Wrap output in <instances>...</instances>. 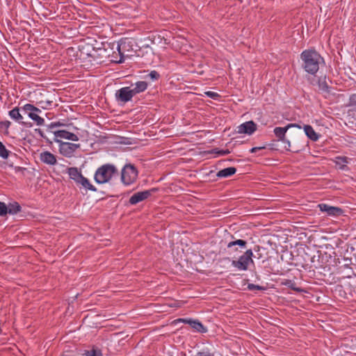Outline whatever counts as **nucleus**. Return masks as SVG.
I'll list each match as a JSON object with an SVG mask.
<instances>
[{"mask_svg":"<svg viewBox=\"0 0 356 356\" xmlns=\"http://www.w3.org/2000/svg\"><path fill=\"white\" fill-rule=\"evenodd\" d=\"M211 153L218 154L219 155L223 156V155L229 154L230 153V151L228 149L220 150L218 148H215L211 151Z\"/></svg>","mask_w":356,"mask_h":356,"instance_id":"30","label":"nucleus"},{"mask_svg":"<svg viewBox=\"0 0 356 356\" xmlns=\"http://www.w3.org/2000/svg\"><path fill=\"white\" fill-rule=\"evenodd\" d=\"M205 95L209 97H211L213 99H216L218 97H220V95L215 92H212V91H207L205 92Z\"/></svg>","mask_w":356,"mask_h":356,"instance_id":"35","label":"nucleus"},{"mask_svg":"<svg viewBox=\"0 0 356 356\" xmlns=\"http://www.w3.org/2000/svg\"><path fill=\"white\" fill-rule=\"evenodd\" d=\"M318 207L321 211L325 212L328 216H339L343 213L342 209L337 207H332L327 204H320Z\"/></svg>","mask_w":356,"mask_h":356,"instance_id":"12","label":"nucleus"},{"mask_svg":"<svg viewBox=\"0 0 356 356\" xmlns=\"http://www.w3.org/2000/svg\"><path fill=\"white\" fill-rule=\"evenodd\" d=\"M115 174H118V170L115 165L104 164L96 170L95 180L98 184H104L108 182Z\"/></svg>","mask_w":356,"mask_h":356,"instance_id":"3","label":"nucleus"},{"mask_svg":"<svg viewBox=\"0 0 356 356\" xmlns=\"http://www.w3.org/2000/svg\"><path fill=\"white\" fill-rule=\"evenodd\" d=\"M348 114H349V115H356V107H355V108L350 109L348 111Z\"/></svg>","mask_w":356,"mask_h":356,"instance_id":"43","label":"nucleus"},{"mask_svg":"<svg viewBox=\"0 0 356 356\" xmlns=\"http://www.w3.org/2000/svg\"><path fill=\"white\" fill-rule=\"evenodd\" d=\"M35 131L36 133H38L40 136V137H42L44 139H46L47 140L46 136L44 135V132L40 129H35Z\"/></svg>","mask_w":356,"mask_h":356,"instance_id":"40","label":"nucleus"},{"mask_svg":"<svg viewBox=\"0 0 356 356\" xmlns=\"http://www.w3.org/2000/svg\"><path fill=\"white\" fill-rule=\"evenodd\" d=\"M179 322L189 324L192 328L200 333L207 332V328L197 320H193L190 318H179L177 320Z\"/></svg>","mask_w":356,"mask_h":356,"instance_id":"14","label":"nucleus"},{"mask_svg":"<svg viewBox=\"0 0 356 356\" xmlns=\"http://www.w3.org/2000/svg\"><path fill=\"white\" fill-rule=\"evenodd\" d=\"M22 113H23L22 112V106H21V107L17 106V107L13 108L12 110H10L8 112V115L11 119H13L15 122H18L19 124H20L26 127H31L33 125L31 122L23 121L24 118H23Z\"/></svg>","mask_w":356,"mask_h":356,"instance_id":"9","label":"nucleus"},{"mask_svg":"<svg viewBox=\"0 0 356 356\" xmlns=\"http://www.w3.org/2000/svg\"><path fill=\"white\" fill-rule=\"evenodd\" d=\"M54 134L55 136V138H65L67 140H70L72 141H78L79 138L78 136L70 131H67L66 130H58L54 131Z\"/></svg>","mask_w":356,"mask_h":356,"instance_id":"16","label":"nucleus"},{"mask_svg":"<svg viewBox=\"0 0 356 356\" xmlns=\"http://www.w3.org/2000/svg\"><path fill=\"white\" fill-rule=\"evenodd\" d=\"M25 170H26V168H22V167H16L15 168V171L16 172H23Z\"/></svg>","mask_w":356,"mask_h":356,"instance_id":"44","label":"nucleus"},{"mask_svg":"<svg viewBox=\"0 0 356 356\" xmlns=\"http://www.w3.org/2000/svg\"><path fill=\"white\" fill-rule=\"evenodd\" d=\"M107 46L108 47L104 44H102V47H92L90 51L86 52L88 57L91 58L90 61L98 65L104 63L107 58H110L113 48H109L110 44H107Z\"/></svg>","mask_w":356,"mask_h":356,"instance_id":"2","label":"nucleus"},{"mask_svg":"<svg viewBox=\"0 0 356 356\" xmlns=\"http://www.w3.org/2000/svg\"><path fill=\"white\" fill-rule=\"evenodd\" d=\"M257 130V124L252 120L248 121L237 127V133L252 134Z\"/></svg>","mask_w":356,"mask_h":356,"instance_id":"13","label":"nucleus"},{"mask_svg":"<svg viewBox=\"0 0 356 356\" xmlns=\"http://www.w3.org/2000/svg\"><path fill=\"white\" fill-rule=\"evenodd\" d=\"M76 184L79 186V188H83L86 190H89L91 191H97V188L90 184V181L83 175L79 179V181L76 182Z\"/></svg>","mask_w":356,"mask_h":356,"instance_id":"19","label":"nucleus"},{"mask_svg":"<svg viewBox=\"0 0 356 356\" xmlns=\"http://www.w3.org/2000/svg\"><path fill=\"white\" fill-rule=\"evenodd\" d=\"M282 284L288 286L289 288H290L291 289L295 291H297V292H300L302 291V290L298 287H296V284L295 282L291 280H285L283 282H282Z\"/></svg>","mask_w":356,"mask_h":356,"instance_id":"26","label":"nucleus"},{"mask_svg":"<svg viewBox=\"0 0 356 356\" xmlns=\"http://www.w3.org/2000/svg\"><path fill=\"white\" fill-rule=\"evenodd\" d=\"M248 289L250 291H254V290L264 291V290H266V288L264 286L256 285L254 284H248Z\"/></svg>","mask_w":356,"mask_h":356,"instance_id":"31","label":"nucleus"},{"mask_svg":"<svg viewBox=\"0 0 356 356\" xmlns=\"http://www.w3.org/2000/svg\"><path fill=\"white\" fill-rule=\"evenodd\" d=\"M233 250H234V252H236V251L238 250V248H234L233 249Z\"/></svg>","mask_w":356,"mask_h":356,"instance_id":"46","label":"nucleus"},{"mask_svg":"<svg viewBox=\"0 0 356 356\" xmlns=\"http://www.w3.org/2000/svg\"><path fill=\"white\" fill-rule=\"evenodd\" d=\"M64 124L60 122H51L49 125H48V129L49 130H51L53 129L55 127H61V126H63Z\"/></svg>","mask_w":356,"mask_h":356,"instance_id":"39","label":"nucleus"},{"mask_svg":"<svg viewBox=\"0 0 356 356\" xmlns=\"http://www.w3.org/2000/svg\"><path fill=\"white\" fill-rule=\"evenodd\" d=\"M138 172L132 164H126L121 172V180L125 185L134 183L138 177Z\"/></svg>","mask_w":356,"mask_h":356,"instance_id":"5","label":"nucleus"},{"mask_svg":"<svg viewBox=\"0 0 356 356\" xmlns=\"http://www.w3.org/2000/svg\"><path fill=\"white\" fill-rule=\"evenodd\" d=\"M7 205L2 202H0V216H3L8 213Z\"/></svg>","mask_w":356,"mask_h":356,"instance_id":"32","label":"nucleus"},{"mask_svg":"<svg viewBox=\"0 0 356 356\" xmlns=\"http://www.w3.org/2000/svg\"><path fill=\"white\" fill-rule=\"evenodd\" d=\"M84 355L86 356H103L101 350L97 348H92V350H86Z\"/></svg>","mask_w":356,"mask_h":356,"instance_id":"28","label":"nucleus"},{"mask_svg":"<svg viewBox=\"0 0 356 356\" xmlns=\"http://www.w3.org/2000/svg\"><path fill=\"white\" fill-rule=\"evenodd\" d=\"M332 83V81L327 80L326 76H321L318 79V89L321 91L322 93L329 95L331 92V87L329 85V83Z\"/></svg>","mask_w":356,"mask_h":356,"instance_id":"17","label":"nucleus"},{"mask_svg":"<svg viewBox=\"0 0 356 356\" xmlns=\"http://www.w3.org/2000/svg\"><path fill=\"white\" fill-rule=\"evenodd\" d=\"M348 106L356 107V94H353V95H350V97L349 98Z\"/></svg>","mask_w":356,"mask_h":356,"instance_id":"34","label":"nucleus"},{"mask_svg":"<svg viewBox=\"0 0 356 356\" xmlns=\"http://www.w3.org/2000/svg\"><path fill=\"white\" fill-rule=\"evenodd\" d=\"M254 250L255 252H258L260 250V246L259 245H255L254 248Z\"/></svg>","mask_w":356,"mask_h":356,"instance_id":"45","label":"nucleus"},{"mask_svg":"<svg viewBox=\"0 0 356 356\" xmlns=\"http://www.w3.org/2000/svg\"><path fill=\"white\" fill-rule=\"evenodd\" d=\"M266 148V147L263 146V147H252L251 149H250V152L251 153H255L257 152V151L259 150H261V149H264Z\"/></svg>","mask_w":356,"mask_h":356,"instance_id":"41","label":"nucleus"},{"mask_svg":"<svg viewBox=\"0 0 356 356\" xmlns=\"http://www.w3.org/2000/svg\"><path fill=\"white\" fill-rule=\"evenodd\" d=\"M147 83L144 81H140L135 83V87L131 90L134 95H136L140 92H144L147 88Z\"/></svg>","mask_w":356,"mask_h":356,"instance_id":"21","label":"nucleus"},{"mask_svg":"<svg viewBox=\"0 0 356 356\" xmlns=\"http://www.w3.org/2000/svg\"><path fill=\"white\" fill-rule=\"evenodd\" d=\"M296 127L300 129V127L296 124H289L285 127H275L273 131L275 136L277 138V140H281L286 143L284 147L286 150H290L291 144L290 142L285 138V134L290 127Z\"/></svg>","mask_w":356,"mask_h":356,"instance_id":"8","label":"nucleus"},{"mask_svg":"<svg viewBox=\"0 0 356 356\" xmlns=\"http://www.w3.org/2000/svg\"><path fill=\"white\" fill-rule=\"evenodd\" d=\"M247 245L246 241L242 239H237L236 241H233L229 242L227 244V248L231 249L233 248L236 245H238L241 248H245Z\"/></svg>","mask_w":356,"mask_h":356,"instance_id":"25","label":"nucleus"},{"mask_svg":"<svg viewBox=\"0 0 356 356\" xmlns=\"http://www.w3.org/2000/svg\"><path fill=\"white\" fill-rule=\"evenodd\" d=\"M148 76L152 79V80H157L160 77V74L156 71H152Z\"/></svg>","mask_w":356,"mask_h":356,"instance_id":"36","label":"nucleus"},{"mask_svg":"<svg viewBox=\"0 0 356 356\" xmlns=\"http://www.w3.org/2000/svg\"><path fill=\"white\" fill-rule=\"evenodd\" d=\"M197 356H213V354L208 352H200L197 354Z\"/></svg>","mask_w":356,"mask_h":356,"instance_id":"42","label":"nucleus"},{"mask_svg":"<svg viewBox=\"0 0 356 356\" xmlns=\"http://www.w3.org/2000/svg\"><path fill=\"white\" fill-rule=\"evenodd\" d=\"M22 112L27 115L31 120H33L35 124L38 126L43 125L44 124V119L41 118L37 113H35L24 105L22 106Z\"/></svg>","mask_w":356,"mask_h":356,"instance_id":"15","label":"nucleus"},{"mask_svg":"<svg viewBox=\"0 0 356 356\" xmlns=\"http://www.w3.org/2000/svg\"><path fill=\"white\" fill-rule=\"evenodd\" d=\"M304 130L307 136L313 141L318 139V135L315 132L312 126L307 124L304 126Z\"/></svg>","mask_w":356,"mask_h":356,"instance_id":"22","label":"nucleus"},{"mask_svg":"<svg viewBox=\"0 0 356 356\" xmlns=\"http://www.w3.org/2000/svg\"><path fill=\"white\" fill-rule=\"evenodd\" d=\"M134 96L130 87H124L117 90L115 92V98L118 102L126 103L131 100Z\"/></svg>","mask_w":356,"mask_h":356,"instance_id":"11","label":"nucleus"},{"mask_svg":"<svg viewBox=\"0 0 356 356\" xmlns=\"http://www.w3.org/2000/svg\"><path fill=\"white\" fill-rule=\"evenodd\" d=\"M40 159L44 163L51 165H55L57 162L56 156L48 151L42 152L40 155Z\"/></svg>","mask_w":356,"mask_h":356,"instance_id":"18","label":"nucleus"},{"mask_svg":"<svg viewBox=\"0 0 356 356\" xmlns=\"http://www.w3.org/2000/svg\"><path fill=\"white\" fill-rule=\"evenodd\" d=\"M236 172V168L234 167H229L219 170L216 176L218 177H228L234 175Z\"/></svg>","mask_w":356,"mask_h":356,"instance_id":"20","label":"nucleus"},{"mask_svg":"<svg viewBox=\"0 0 356 356\" xmlns=\"http://www.w3.org/2000/svg\"><path fill=\"white\" fill-rule=\"evenodd\" d=\"M9 156V151L6 148L2 142H0V156L3 159H7Z\"/></svg>","mask_w":356,"mask_h":356,"instance_id":"29","label":"nucleus"},{"mask_svg":"<svg viewBox=\"0 0 356 356\" xmlns=\"http://www.w3.org/2000/svg\"><path fill=\"white\" fill-rule=\"evenodd\" d=\"M54 140L56 143H59L60 153L66 157H71L74 152L80 148V144L63 142L58 138H55Z\"/></svg>","mask_w":356,"mask_h":356,"instance_id":"7","label":"nucleus"},{"mask_svg":"<svg viewBox=\"0 0 356 356\" xmlns=\"http://www.w3.org/2000/svg\"><path fill=\"white\" fill-rule=\"evenodd\" d=\"M302 68L309 74L314 75L319 70V66L324 63L323 58L314 49L304 50L300 54Z\"/></svg>","mask_w":356,"mask_h":356,"instance_id":"1","label":"nucleus"},{"mask_svg":"<svg viewBox=\"0 0 356 356\" xmlns=\"http://www.w3.org/2000/svg\"><path fill=\"white\" fill-rule=\"evenodd\" d=\"M8 213L10 214H16L17 213L21 211V206L19 203L15 202L13 203H10L8 206Z\"/></svg>","mask_w":356,"mask_h":356,"instance_id":"24","label":"nucleus"},{"mask_svg":"<svg viewBox=\"0 0 356 356\" xmlns=\"http://www.w3.org/2000/svg\"><path fill=\"white\" fill-rule=\"evenodd\" d=\"M25 106H26V108L30 109L31 111H32L35 113H37L38 115H39V113H41V110L40 108H38V107L35 106L31 104H25Z\"/></svg>","mask_w":356,"mask_h":356,"instance_id":"33","label":"nucleus"},{"mask_svg":"<svg viewBox=\"0 0 356 356\" xmlns=\"http://www.w3.org/2000/svg\"><path fill=\"white\" fill-rule=\"evenodd\" d=\"M11 123L8 120L1 121L0 122V127L5 128L6 129H8Z\"/></svg>","mask_w":356,"mask_h":356,"instance_id":"37","label":"nucleus"},{"mask_svg":"<svg viewBox=\"0 0 356 356\" xmlns=\"http://www.w3.org/2000/svg\"><path fill=\"white\" fill-rule=\"evenodd\" d=\"M67 173L70 179H73L75 183L77 181H79V179L82 176L81 172L75 167L69 168L67 169Z\"/></svg>","mask_w":356,"mask_h":356,"instance_id":"23","label":"nucleus"},{"mask_svg":"<svg viewBox=\"0 0 356 356\" xmlns=\"http://www.w3.org/2000/svg\"><path fill=\"white\" fill-rule=\"evenodd\" d=\"M335 163L339 166L340 169H344L346 166V164L348 163V159L345 156H337L335 159Z\"/></svg>","mask_w":356,"mask_h":356,"instance_id":"27","label":"nucleus"},{"mask_svg":"<svg viewBox=\"0 0 356 356\" xmlns=\"http://www.w3.org/2000/svg\"><path fill=\"white\" fill-rule=\"evenodd\" d=\"M110 57H111L110 61L115 63L113 60H119L120 54H118V51H113L112 54L111 53Z\"/></svg>","mask_w":356,"mask_h":356,"instance_id":"38","label":"nucleus"},{"mask_svg":"<svg viewBox=\"0 0 356 356\" xmlns=\"http://www.w3.org/2000/svg\"><path fill=\"white\" fill-rule=\"evenodd\" d=\"M253 252L251 249L247 250L238 260H233L232 265L238 270H246L250 263H253Z\"/></svg>","mask_w":356,"mask_h":356,"instance_id":"6","label":"nucleus"},{"mask_svg":"<svg viewBox=\"0 0 356 356\" xmlns=\"http://www.w3.org/2000/svg\"><path fill=\"white\" fill-rule=\"evenodd\" d=\"M47 105H50L51 104V102H47Z\"/></svg>","mask_w":356,"mask_h":356,"instance_id":"47","label":"nucleus"},{"mask_svg":"<svg viewBox=\"0 0 356 356\" xmlns=\"http://www.w3.org/2000/svg\"><path fill=\"white\" fill-rule=\"evenodd\" d=\"M157 191L158 188H153L150 190L136 193L129 198V202L132 205L136 204L137 203L147 199L153 193H155Z\"/></svg>","mask_w":356,"mask_h":356,"instance_id":"10","label":"nucleus"},{"mask_svg":"<svg viewBox=\"0 0 356 356\" xmlns=\"http://www.w3.org/2000/svg\"><path fill=\"white\" fill-rule=\"evenodd\" d=\"M134 41L131 39L126 38L121 40L120 43L117 44L116 49L120 54L119 60H113L116 63H122L124 62L125 57H130L132 53L135 51L133 48Z\"/></svg>","mask_w":356,"mask_h":356,"instance_id":"4","label":"nucleus"}]
</instances>
